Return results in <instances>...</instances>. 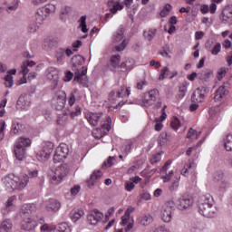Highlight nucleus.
Here are the masks:
<instances>
[{"label": "nucleus", "mask_w": 232, "mask_h": 232, "mask_svg": "<svg viewBox=\"0 0 232 232\" xmlns=\"http://www.w3.org/2000/svg\"><path fill=\"white\" fill-rule=\"evenodd\" d=\"M56 101L59 108H64V104H66V92L59 91L56 93Z\"/></svg>", "instance_id": "obj_35"}, {"label": "nucleus", "mask_w": 232, "mask_h": 232, "mask_svg": "<svg viewBox=\"0 0 232 232\" xmlns=\"http://www.w3.org/2000/svg\"><path fill=\"white\" fill-rule=\"evenodd\" d=\"M34 18H35V22L37 23V24H39V26H41V24H44V21L46 19H48V16L46 14V13L44 11L43 7H40L35 12Z\"/></svg>", "instance_id": "obj_26"}, {"label": "nucleus", "mask_w": 232, "mask_h": 232, "mask_svg": "<svg viewBox=\"0 0 232 232\" xmlns=\"http://www.w3.org/2000/svg\"><path fill=\"white\" fill-rule=\"evenodd\" d=\"M102 218H104V215L97 209L91 211L87 216L88 224L91 226H98Z\"/></svg>", "instance_id": "obj_12"}, {"label": "nucleus", "mask_w": 232, "mask_h": 232, "mask_svg": "<svg viewBox=\"0 0 232 232\" xmlns=\"http://www.w3.org/2000/svg\"><path fill=\"white\" fill-rule=\"evenodd\" d=\"M112 43L117 44L121 43L119 45L115 46L116 52H122L126 50V46H128V40L124 38V27L121 25L112 35Z\"/></svg>", "instance_id": "obj_3"}, {"label": "nucleus", "mask_w": 232, "mask_h": 232, "mask_svg": "<svg viewBox=\"0 0 232 232\" xmlns=\"http://www.w3.org/2000/svg\"><path fill=\"white\" fill-rule=\"evenodd\" d=\"M54 232H72V225L67 222H63L55 227Z\"/></svg>", "instance_id": "obj_36"}, {"label": "nucleus", "mask_w": 232, "mask_h": 232, "mask_svg": "<svg viewBox=\"0 0 232 232\" xmlns=\"http://www.w3.org/2000/svg\"><path fill=\"white\" fill-rule=\"evenodd\" d=\"M54 229L55 231V226L53 225H49V224H44L41 228L40 231L41 232H53Z\"/></svg>", "instance_id": "obj_57"}, {"label": "nucleus", "mask_w": 232, "mask_h": 232, "mask_svg": "<svg viewBox=\"0 0 232 232\" xmlns=\"http://www.w3.org/2000/svg\"><path fill=\"white\" fill-rule=\"evenodd\" d=\"M220 21L224 23V24H228V26H231L232 24V12L229 10H224L220 16H219Z\"/></svg>", "instance_id": "obj_29"}, {"label": "nucleus", "mask_w": 232, "mask_h": 232, "mask_svg": "<svg viewBox=\"0 0 232 232\" xmlns=\"http://www.w3.org/2000/svg\"><path fill=\"white\" fill-rule=\"evenodd\" d=\"M231 186V182L229 181V178H226L222 181H219L218 183V189L219 193H226L227 191V188Z\"/></svg>", "instance_id": "obj_34"}, {"label": "nucleus", "mask_w": 232, "mask_h": 232, "mask_svg": "<svg viewBox=\"0 0 232 232\" xmlns=\"http://www.w3.org/2000/svg\"><path fill=\"white\" fill-rule=\"evenodd\" d=\"M115 160V157H109V159L103 163V166L107 168H111L113 161Z\"/></svg>", "instance_id": "obj_64"}, {"label": "nucleus", "mask_w": 232, "mask_h": 232, "mask_svg": "<svg viewBox=\"0 0 232 232\" xmlns=\"http://www.w3.org/2000/svg\"><path fill=\"white\" fill-rule=\"evenodd\" d=\"M211 75H213V71L205 70V71L201 72L199 79H201V81H208V79H209V77H211Z\"/></svg>", "instance_id": "obj_53"}, {"label": "nucleus", "mask_w": 232, "mask_h": 232, "mask_svg": "<svg viewBox=\"0 0 232 232\" xmlns=\"http://www.w3.org/2000/svg\"><path fill=\"white\" fill-rule=\"evenodd\" d=\"M68 174V165L63 164L58 166L51 176V180L53 184H61L63 179Z\"/></svg>", "instance_id": "obj_4"}, {"label": "nucleus", "mask_w": 232, "mask_h": 232, "mask_svg": "<svg viewBox=\"0 0 232 232\" xmlns=\"http://www.w3.org/2000/svg\"><path fill=\"white\" fill-rule=\"evenodd\" d=\"M88 73V68L85 66L81 67V69H77L75 72L74 81L79 82V84H82V86H88V77L86 76Z\"/></svg>", "instance_id": "obj_14"}, {"label": "nucleus", "mask_w": 232, "mask_h": 232, "mask_svg": "<svg viewBox=\"0 0 232 232\" xmlns=\"http://www.w3.org/2000/svg\"><path fill=\"white\" fill-rule=\"evenodd\" d=\"M79 28L81 29V32L87 34L88 26L86 25V15L82 16L79 20Z\"/></svg>", "instance_id": "obj_45"}, {"label": "nucleus", "mask_w": 232, "mask_h": 232, "mask_svg": "<svg viewBox=\"0 0 232 232\" xmlns=\"http://www.w3.org/2000/svg\"><path fill=\"white\" fill-rule=\"evenodd\" d=\"M14 223L11 219L5 218L0 223V232H12Z\"/></svg>", "instance_id": "obj_32"}, {"label": "nucleus", "mask_w": 232, "mask_h": 232, "mask_svg": "<svg viewBox=\"0 0 232 232\" xmlns=\"http://www.w3.org/2000/svg\"><path fill=\"white\" fill-rule=\"evenodd\" d=\"M213 204H215L213 196L210 194H206L199 198L198 206V209H204V206H213Z\"/></svg>", "instance_id": "obj_23"}, {"label": "nucleus", "mask_w": 232, "mask_h": 232, "mask_svg": "<svg viewBox=\"0 0 232 232\" xmlns=\"http://www.w3.org/2000/svg\"><path fill=\"white\" fill-rule=\"evenodd\" d=\"M138 221L141 226H150L153 222V217L151 215H144L140 217Z\"/></svg>", "instance_id": "obj_37"}, {"label": "nucleus", "mask_w": 232, "mask_h": 232, "mask_svg": "<svg viewBox=\"0 0 232 232\" xmlns=\"http://www.w3.org/2000/svg\"><path fill=\"white\" fill-rule=\"evenodd\" d=\"M198 212L207 218H213L217 216V208L213 205H205L204 209L198 208Z\"/></svg>", "instance_id": "obj_21"}, {"label": "nucleus", "mask_w": 232, "mask_h": 232, "mask_svg": "<svg viewBox=\"0 0 232 232\" xmlns=\"http://www.w3.org/2000/svg\"><path fill=\"white\" fill-rule=\"evenodd\" d=\"M14 153L17 160H24L26 159V149L21 147L19 141L14 142Z\"/></svg>", "instance_id": "obj_22"}, {"label": "nucleus", "mask_w": 232, "mask_h": 232, "mask_svg": "<svg viewBox=\"0 0 232 232\" xmlns=\"http://www.w3.org/2000/svg\"><path fill=\"white\" fill-rule=\"evenodd\" d=\"M108 6L111 14H115L124 8V4L121 3V0H110Z\"/></svg>", "instance_id": "obj_24"}, {"label": "nucleus", "mask_w": 232, "mask_h": 232, "mask_svg": "<svg viewBox=\"0 0 232 232\" xmlns=\"http://www.w3.org/2000/svg\"><path fill=\"white\" fill-rule=\"evenodd\" d=\"M206 93H209V88L203 86L196 89L191 96V102L196 104H200V102H204Z\"/></svg>", "instance_id": "obj_10"}, {"label": "nucleus", "mask_w": 232, "mask_h": 232, "mask_svg": "<svg viewBox=\"0 0 232 232\" xmlns=\"http://www.w3.org/2000/svg\"><path fill=\"white\" fill-rule=\"evenodd\" d=\"M70 155V148L66 145V143H61L55 150L53 156V162H62L63 159H66Z\"/></svg>", "instance_id": "obj_7"}, {"label": "nucleus", "mask_w": 232, "mask_h": 232, "mask_svg": "<svg viewBox=\"0 0 232 232\" xmlns=\"http://www.w3.org/2000/svg\"><path fill=\"white\" fill-rule=\"evenodd\" d=\"M52 153H53V144L47 143L43 149L36 154V157L40 162H44L50 159Z\"/></svg>", "instance_id": "obj_9"}, {"label": "nucleus", "mask_w": 232, "mask_h": 232, "mask_svg": "<svg viewBox=\"0 0 232 232\" xmlns=\"http://www.w3.org/2000/svg\"><path fill=\"white\" fill-rule=\"evenodd\" d=\"M45 77L48 81H52L54 86H57V82H59V71L54 67H49L45 72Z\"/></svg>", "instance_id": "obj_20"}, {"label": "nucleus", "mask_w": 232, "mask_h": 232, "mask_svg": "<svg viewBox=\"0 0 232 232\" xmlns=\"http://www.w3.org/2000/svg\"><path fill=\"white\" fill-rule=\"evenodd\" d=\"M173 6H171V5L169 4H166L162 9V11L160 12V16L161 17H167V15L169 14V11L172 10Z\"/></svg>", "instance_id": "obj_55"}, {"label": "nucleus", "mask_w": 232, "mask_h": 232, "mask_svg": "<svg viewBox=\"0 0 232 232\" xmlns=\"http://www.w3.org/2000/svg\"><path fill=\"white\" fill-rule=\"evenodd\" d=\"M15 200H17V197L15 196H11L8 198L5 203V206L1 209L3 217H8L10 213H14V211H15V207L14 206Z\"/></svg>", "instance_id": "obj_11"}, {"label": "nucleus", "mask_w": 232, "mask_h": 232, "mask_svg": "<svg viewBox=\"0 0 232 232\" xmlns=\"http://www.w3.org/2000/svg\"><path fill=\"white\" fill-rule=\"evenodd\" d=\"M20 130H21V124L14 123L11 128V133H14V135H17Z\"/></svg>", "instance_id": "obj_61"}, {"label": "nucleus", "mask_w": 232, "mask_h": 232, "mask_svg": "<svg viewBox=\"0 0 232 232\" xmlns=\"http://www.w3.org/2000/svg\"><path fill=\"white\" fill-rule=\"evenodd\" d=\"M110 130H111V118L106 117V121L102 123V128L95 129L92 131V137L94 139H102L104 135L108 134Z\"/></svg>", "instance_id": "obj_6"}, {"label": "nucleus", "mask_w": 232, "mask_h": 232, "mask_svg": "<svg viewBox=\"0 0 232 232\" xmlns=\"http://www.w3.org/2000/svg\"><path fill=\"white\" fill-rule=\"evenodd\" d=\"M29 181L30 178L26 174H21L20 176L9 174L2 179L3 185L7 191H14L15 189L21 191L28 186Z\"/></svg>", "instance_id": "obj_1"}, {"label": "nucleus", "mask_w": 232, "mask_h": 232, "mask_svg": "<svg viewBox=\"0 0 232 232\" xmlns=\"http://www.w3.org/2000/svg\"><path fill=\"white\" fill-rule=\"evenodd\" d=\"M222 50V44L220 43H215L212 46V48L208 49V52L212 55H218V53Z\"/></svg>", "instance_id": "obj_44"}, {"label": "nucleus", "mask_w": 232, "mask_h": 232, "mask_svg": "<svg viewBox=\"0 0 232 232\" xmlns=\"http://www.w3.org/2000/svg\"><path fill=\"white\" fill-rule=\"evenodd\" d=\"M85 119L91 126H98L99 121L102 119V112L88 111L85 113Z\"/></svg>", "instance_id": "obj_17"}, {"label": "nucleus", "mask_w": 232, "mask_h": 232, "mask_svg": "<svg viewBox=\"0 0 232 232\" xmlns=\"http://www.w3.org/2000/svg\"><path fill=\"white\" fill-rule=\"evenodd\" d=\"M66 51L64 49H58L56 52V61L57 63H63L66 59Z\"/></svg>", "instance_id": "obj_46"}, {"label": "nucleus", "mask_w": 232, "mask_h": 232, "mask_svg": "<svg viewBox=\"0 0 232 232\" xmlns=\"http://www.w3.org/2000/svg\"><path fill=\"white\" fill-rule=\"evenodd\" d=\"M82 217H84V211L82 209H77L71 212V218L72 222H77L81 219Z\"/></svg>", "instance_id": "obj_40"}, {"label": "nucleus", "mask_w": 232, "mask_h": 232, "mask_svg": "<svg viewBox=\"0 0 232 232\" xmlns=\"http://www.w3.org/2000/svg\"><path fill=\"white\" fill-rule=\"evenodd\" d=\"M21 227L24 231H34L37 221L34 218H22Z\"/></svg>", "instance_id": "obj_15"}, {"label": "nucleus", "mask_w": 232, "mask_h": 232, "mask_svg": "<svg viewBox=\"0 0 232 232\" xmlns=\"http://www.w3.org/2000/svg\"><path fill=\"white\" fill-rule=\"evenodd\" d=\"M32 105V99L28 94H22L16 102V108L20 110V111H24L30 108Z\"/></svg>", "instance_id": "obj_13"}, {"label": "nucleus", "mask_w": 232, "mask_h": 232, "mask_svg": "<svg viewBox=\"0 0 232 232\" xmlns=\"http://www.w3.org/2000/svg\"><path fill=\"white\" fill-rule=\"evenodd\" d=\"M47 211H59L61 203L57 199H49L44 203Z\"/></svg>", "instance_id": "obj_28"}, {"label": "nucleus", "mask_w": 232, "mask_h": 232, "mask_svg": "<svg viewBox=\"0 0 232 232\" xmlns=\"http://www.w3.org/2000/svg\"><path fill=\"white\" fill-rule=\"evenodd\" d=\"M171 126L173 130H179V128H180V120H179V118L177 117L173 118V120L171 121Z\"/></svg>", "instance_id": "obj_60"}, {"label": "nucleus", "mask_w": 232, "mask_h": 232, "mask_svg": "<svg viewBox=\"0 0 232 232\" xmlns=\"http://www.w3.org/2000/svg\"><path fill=\"white\" fill-rule=\"evenodd\" d=\"M202 133V131L200 130H196L194 129H189L188 134H187V139H188V140H197V139H198V137H200V134Z\"/></svg>", "instance_id": "obj_38"}, {"label": "nucleus", "mask_w": 232, "mask_h": 232, "mask_svg": "<svg viewBox=\"0 0 232 232\" xmlns=\"http://www.w3.org/2000/svg\"><path fill=\"white\" fill-rule=\"evenodd\" d=\"M224 148L226 151H232V134H228L225 137Z\"/></svg>", "instance_id": "obj_42"}, {"label": "nucleus", "mask_w": 232, "mask_h": 232, "mask_svg": "<svg viewBox=\"0 0 232 232\" xmlns=\"http://www.w3.org/2000/svg\"><path fill=\"white\" fill-rule=\"evenodd\" d=\"M28 72H30V70H28V67L26 66L25 63L24 62L21 65L20 73L23 74V77H26V75H28Z\"/></svg>", "instance_id": "obj_62"}, {"label": "nucleus", "mask_w": 232, "mask_h": 232, "mask_svg": "<svg viewBox=\"0 0 232 232\" xmlns=\"http://www.w3.org/2000/svg\"><path fill=\"white\" fill-rule=\"evenodd\" d=\"M188 88H189V82H183L179 86V92L178 97L179 99H184L186 97V94L188 93Z\"/></svg>", "instance_id": "obj_33"}, {"label": "nucleus", "mask_w": 232, "mask_h": 232, "mask_svg": "<svg viewBox=\"0 0 232 232\" xmlns=\"http://www.w3.org/2000/svg\"><path fill=\"white\" fill-rule=\"evenodd\" d=\"M17 73V70L12 69L9 72H7V74L5 77V85L6 88H12L14 86V76Z\"/></svg>", "instance_id": "obj_30"}, {"label": "nucleus", "mask_w": 232, "mask_h": 232, "mask_svg": "<svg viewBox=\"0 0 232 232\" xmlns=\"http://www.w3.org/2000/svg\"><path fill=\"white\" fill-rule=\"evenodd\" d=\"M131 95V87H127L126 85L121 86L117 92L112 91L109 94L110 101H115V99H123L118 103L114 108H119L124 106L126 99Z\"/></svg>", "instance_id": "obj_2"}, {"label": "nucleus", "mask_w": 232, "mask_h": 232, "mask_svg": "<svg viewBox=\"0 0 232 232\" xmlns=\"http://www.w3.org/2000/svg\"><path fill=\"white\" fill-rule=\"evenodd\" d=\"M224 111V106L218 105L209 109V121H214V122H218L221 121L220 112Z\"/></svg>", "instance_id": "obj_18"}, {"label": "nucleus", "mask_w": 232, "mask_h": 232, "mask_svg": "<svg viewBox=\"0 0 232 232\" xmlns=\"http://www.w3.org/2000/svg\"><path fill=\"white\" fill-rule=\"evenodd\" d=\"M71 12H72V8L70 7L65 6L62 8L61 14H60L62 21H65V19H68Z\"/></svg>", "instance_id": "obj_47"}, {"label": "nucleus", "mask_w": 232, "mask_h": 232, "mask_svg": "<svg viewBox=\"0 0 232 232\" xmlns=\"http://www.w3.org/2000/svg\"><path fill=\"white\" fill-rule=\"evenodd\" d=\"M227 72H229V69H227V67H221L220 69H218L217 72L218 80L222 81L226 77Z\"/></svg>", "instance_id": "obj_49"}, {"label": "nucleus", "mask_w": 232, "mask_h": 232, "mask_svg": "<svg viewBox=\"0 0 232 232\" xmlns=\"http://www.w3.org/2000/svg\"><path fill=\"white\" fill-rule=\"evenodd\" d=\"M166 140H168V133L161 132L160 135L158 138L159 145L163 146V144H166Z\"/></svg>", "instance_id": "obj_58"}, {"label": "nucleus", "mask_w": 232, "mask_h": 232, "mask_svg": "<svg viewBox=\"0 0 232 232\" xmlns=\"http://www.w3.org/2000/svg\"><path fill=\"white\" fill-rule=\"evenodd\" d=\"M133 64H135V62H133V60H126L124 63L121 64V68L123 71L131 70L133 68Z\"/></svg>", "instance_id": "obj_50"}, {"label": "nucleus", "mask_w": 232, "mask_h": 232, "mask_svg": "<svg viewBox=\"0 0 232 232\" xmlns=\"http://www.w3.org/2000/svg\"><path fill=\"white\" fill-rule=\"evenodd\" d=\"M162 159V155L160 153L153 154L150 158V164H157V162H160Z\"/></svg>", "instance_id": "obj_59"}, {"label": "nucleus", "mask_w": 232, "mask_h": 232, "mask_svg": "<svg viewBox=\"0 0 232 232\" xmlns=\"http://www.w3.org/2000/svg\"><path fill=\"white\" fill-rule=\"evenodd\" d=\"M227 179V176H226L224 174V171L222 170H218L216 172H214L213 174V180L214 182H217L218 184V182H222V180Z\"/></svg>", "instance_id": "obj_39"}, {"label": "nucleus", "mask_w": 232, "mask_h": 232, "mask_svg": "<svg viewBox=\"0 0 232 232\" xmlns=\"http://www.w3.org/2000/svg\"><path fill=\"white\" fill-rule=\"evenodd\" d=\"M229 91L226 88V85H221L215 93L214 101L215 102H222V101H226Z\"/></svg>", "instance_id": "obj_19"}, {"label": "nucleus", "mask_w": 232, "mask_h": 232, "mask_svg": "<svg viewBox=\"0 0 232 232\" xmlns=\"http://www.w3.org/2000/svg\"><path fill=\"white\" fill-rule=\"evenodd\" d=\"M169 69L168 67H163L160 72L159 80L164 81V79H166V77H169Z\"/></svg>", "instance_id": "obj_54"}, {"label": "nucleus", "mask_w": 232, "mask_h": 232, "mask_svg": "<svg viewBox=\"0 0 232 232\" xmlns=\"http://www.w3.org/2000/svg\"><path fill=\"white\" fill-rule=\"evenodd\" d=\"M175 211V203L173 201L166 202L160 211V218L163 222H169L173 218V213Z\"/></svg>", "instance_id": "obj_5"}, {"label": "nucleus", "mask_w": 232, "mask_h": 232, "mask_svg": "<svg viewBox=\"0 0 232 232\" xmlns=\"http://www.w3.org/2000/svg\"><path fill=\"white\" fill-rule=\"evenodd\" d=\"M157 34L156 29H149L148 31H145L143 33L144 38L147 39V41H151L153 37H155V34Z\"/></svg>", "instance_id": "obj_48"}, {"label": "nucleus", "mask_w": 232, "mask_h": 232, "mask_svg": "<svg viewBox=\"0 0 232 232\" xmlns=\"http://www.w3.org/2000/svg\"><path fill=\"white\" fill-rule=\"evenodd\" d=\"M191 204H192L191 199L188 197L182 196L178 199L177 208L180 211H184V209H188V208H189Z\"/></svg>", "instance_id": "obj_25"}, {"label": "nucleus", "mask_w": 232, "mask_h": 232, "mask_svg": "<svg viewBox=\"0 0 232 232\" xmlns=\"http://www.w3.org/2000/svg\"><path fill=\"white\" fill-rule=\"evenodd\" d=\"M197 168V164L193 161H188L186 163L181 169V174L184 175V177H188L189 173H195V169Z\"/></svg>", "instance_id": "obj_27"}, {"label": "nucleus", "mask_w": 232, "mask_h": 232, "mask_svg": "<svg viewBox=\"0 0 232 232\" xmlns=\"http://www.w3.org/2000/svg\"><path fill=\"white\" fill-rule=\"evenodd\" d=\"M101 179H102V172L101 170H94L88 180L90 188L95 186L96 182H99Z\"/></svg>", "instance_id": "obj_31"}, {"label": "nucleus", "mask_w": 232, "mask_h": 232, "mask_svg": "<svg viewBox=\"0 0 232 232\" xmlns=\"http://www.w3.org/2000/svg\"><path fill=\"white\" fill-rule=\"evenodd\" d=\"M33 213H35V205L34 204H24L21 207L20 216L21 218H34Z\"/></svg>", "instance_id": "obj_16"}, {"label": "nucleus", "mask_w": 232, "mask_h": 232, "mask_svg": "<svg viewBox=\"0 0 232 232\" xmlns=\"http://www.w3.org/2000/svg\"><path fill=\"white\" fill-rule=\"evenodd\" d=\"M42 9H44V12L50 17L51 14H55L56 7L53 4H47L44 6H42Z\"/></svg>", "instance_id": "obj_43"}, {"label": "nucleus", "mask_w": 232, "mask_h": 232, "mask_svg": "<svg viewBox=\"0 0 232 232\" xmlns=\"http://www.w3.org/2000/svg\"><path fill=\"white\" fill-rule=\"evenodd\" d=\"M169 191H177L179 189V179L174 180L169 186Z\"/></svg>", "instance_id": "obj_63"}, {"label": "nucleus", "mask_w": 232, "mask_h": 232, "mask_svg": "<svg viewBox=\"0 0 232 232\" xmlns=\"http://www.w3.org/2000/svg\"><path fill=\"white\" fill-rule=\"evenodd\" d=\"M159 97H160L159 90L157 89L150 90L149 92L145 93L144 98L142 100V106H145V108L153 106L156 101H159Z\"/></svg>", "instance_id": "obj_8"}, {"label": "nucleus", "mask_w": 232, "mask_h": 232, "mask_svg": "<svg viewBox=\"0 0 232 232\" xmlns=\"http://www.w3.org/2000/svg\"><path fill=\"white\" fill-rule=\"evenodd\" d=\"M121 63V55H113L111 58V64L112 68H119V64Z\"/></svg>", "instance_id": "obj_52"}, {"label": "nucleus", "mask_w": 232, "mask_h": 232, "mask_svg": "<svg viewBox=\"0 0 232 232\" xmlns=\"http://www.w3.org/2000/svg\"><path fill=\"white\" fill-rule=\"evenodd\" d=\"M199 152H200V150H198L197 148L190 147L187 150V155H188V157H191V154L193 153L195 159H198V153Z\"/></svg>", "instance_id": "obj_56"}, {"label": "nucleus", "mask_w": 232, "mask_h": 232, "mask_svg": "<svg viewBox=\"0 0 232 232\" xmlns=\"http://www.w3.org/2000/svg\"><path fill=\"white\" fill-rule=\"evenodd\" d=\"M37 30H39V24H37V22H31L28 25H27V32H29V34H35V32H37Z\"/></svg>", "instance_id": "obj_51"}, {"label": "nucleus", "mask_w": 232, "mask_h": 232, "mask_svg": "<svg viewBox=\"0 0 232 232\" xmlns=\"http://www.w3.org/2000/svg\"><path fill=\"white\" fill-rule=\"evenodd\" d=\"M15 142H19L20 147L24 148V150L32 145V140L28 138H18Z\"/></svg>", "instance_id": "obj_41"}]
</instances>
